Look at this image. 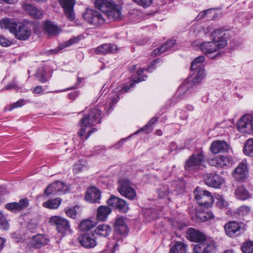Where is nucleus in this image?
I'll return each mask as SVG.
<instances>
[{"instance_id":"f257e3e1","label":"nucleus","mask_w":253,"mask_h":253,"mask_svg":"<svg viewBox=\"0 0 253 253\" xmlns=\"http://www.w3.org/2000/svg\"><path fill=\"white\" fill-rule=\"evenodd\" d=\"M204 60V56H199L192 62L190 67L191 76L178 87L176 93L177 97L182 98L193 85L199 84L205 77L206 74L203 64Z\"/></svg>"},{"instance_id":"f03ea898","label":"nucleus","mask_w":253,"mask_h":253,"mask_svg":"<svg viewBox=\"0 0 253 253\" xmlns=\"http://www.w3.org/2000/svg\"><path fill=\"white\" fill-rule=\"evenodd\" d=\"M187 238L190 241L198 243L193 248L194 253H211L216 251L215 243L198 230L189 228L187 231Z\"/></svg>"},{"instance_id":"7ed1b4c3","label":"nucleus","mask_w":253,"mask_h":253,"mask_svg":"<svg viewBox=\"0 0 253 253\" xmlns=\"http://www.w3.org/2000/svg\"><path fill=\"white\" fill-rule=\"evenodd\" d=\"M211 37L212 41L203 42L200 45L201 51L206 54L216 52L224 48L227 44L228 35L224 31L215 30L212 32Z\"/></svg>"},{"instance_id":"20e7f679","label":"nucleus","mask_w":253,"mask_h":253,"mask_svg":"<svg viewBox=\"0 0 253 253\" xmlns=\"http://www.w3.org/2000/svg\"><path fill=\"white\" fill-rule=\"evenodd\" d=\"M100 116L101 110L97 107L92 109L89 114L84 115L80 121L81 128L78 132V136L83 137L87 127H91L95 124L100 123Z\"/></svg>"},{"instance_id":"39448f33","label":"nucleus","mask_w":253,"mask_h":253,"mask_svg":"<svg viewBox=\"0 0 253 253\" xmlns=\"http://www.w3.org/2000/svg\"><path fill=\"white\" fill-rule=\"evenodd\" d=\"M205 155L202 152L192 155L185 162L184 168L186 171L194 172L205 168L203 163Z\"/></svg>"},{"instance_id":"423d86ee","label":"nucleus","mask_w":253,"mask_h":253,"mask_svg":"<svg viewBox=\"0 0 253 253\" xmlns=\"http://www.w3.org/2000/svg\"><path fill=\"white\" fill-rule=\"evenodd\" d=\"M83 16L88 23L96 27L101 26L105 23L104 18L100 12L92 9L87 8Z\"/></svg>"},{"instance_id":"0eeeda50","label":"nucleus","mask_w":253,"mask_h":253,"mask_svg":"<svg viewBox=\"0 0 253 253\" xmlns=\"http://www.w3.org/2000/svg\"><path fill=\"white\" fill-rule=\"evenodd\" d=\"M194 194L199 205L203 207H210L213 203V196L208 191L197 187L194 191Z\"/></svg>"},{"instance_id":"6e6552de","label":"nucleus","mask_w":253,"mask_h":253,"mask_svg":"<svg viewBox=\"0 0 253 253\" xmlns=\"http://www.w3.org/2000/svg\"><path fill=\"white\" fill-rule=\"evenodd\" d=\"M224 231L227 236L235 237L243 232L246 229V225L243 222L230 221L224 226Z\"/></svg>"},{"instance_id":"1a4fd4ad","label":"nucleus","mask_w":253,"mask_h":253,"mask_svg":"<svg viewBox=\"0 0 253 253\" xmlns=\"http://www.w3.org/2000/svg\"><path fill=\"white\" fill-rule=\"evenodd\" d=\"M49 223L52 225L56 226L58 232L63 235L71 233L69 221L63 217L53 216L50 218Z\"/></svg>"},{"instance_id":"9d476101","label":"nucleus","mask_w":253,"mask_h":253,"mask_svg":"<svg viewBox=\"0 0 253 253\" xmlns=\"http://www.w3.org/2000/svg\"><path fill=\"white\" fill-rule=\"evenodd\" d=\"M118 190L124 197L133 200L136 196L135 190L130 186L129 180L127 178H120L118 181Z\"/></svg>"},{"instance_id":"9b49d317","label":"nucleus","mask_w":253,"mask_h":253,"mask_svg":"<svg viewBox=\"0 0 253 253\" xmlns=\"http://www.w3.org/2000/svg\"><path fill=\"white\" fill-rule=\"evenodd\" d=\"M34 27L32 22H27L19 24L13 34L15 38L20 40H27L31 34L32 29Z\"/></svg>"},{"instance_id":"f8f14e48","label":"nucleus","mask_w":253,"mask_h":253,"mask_svg":"<svg viewBox=\"0 0 253 253\" xmlns=\"http://www.w3.org/2000/svg\"><path fill=\"white\" fill-rule=\"evenodd\" d=\"M237 126L241 132L251 134L253 133V117L246 114L238 122Z\"/></svg>"},{"instance_id":"ddd939ff","label":"nucleus","mask_w":253,"mask_h":253,"mask_svg":"<svg viewBox=\"0 0 253 253\" xmlns=\"http://www.w3.org/2000/svg\"><path fill=\"white\" fill-rule=\"evenodd\" d=\"M59 2L66 18L70 21H74L76 18L74 10L76 0H59Z\"/></svg>"},{"instance_id":"4468645a","label":"nucleus","mask_w":253,"mask_h":253,"mask_svg":"<svg viewBox=\"0 0 253 253\" xmlns=\"http://www.w3.org/2000/svg\"><path fill=\"white\" fill-rule=\"evenodd\" d=\"M209 163L212 166L216 168H223L231 165L233 160L230 156L220 155L211 158L209 160Z\"/></svg>"},{"instance_id":"2eb2a0df","label":"nucleus","mask_w":253,"mask_h":253,"mask_svg":"<svg viewBox=\"0 0 253 253\" xmlns=\"http://www.w3.org/2000/svg\"><path fill=\"white\" fill-rule=\"evenodd\" d=\"M68 190V186L64 182L57 181L50 184L44 191V193L48 196L51 193H65Z\"/></svg>"},{"instance_id":"dca6fc26","label":"nucleus","mask_w":253,"mask_h":253,"mask_svg":"<svg viewBox=\"0 0 253 253\" xmlns=\"http://www.w3.org/2000/svg\"><path fill=\"white\" fill-rule=\"evenodd\" d=\"M233 176L238 180L244 181L248 176V169L246 161H243L235 169Z\"/></svg>"},{"instance_id":"f3484780","label":"nucleus","mask_w":253,"mask_h":253,"mask_svg":"<svg viewBox=\"0 0 253 253\" xmlns=\"http://www.w3.org/2000/svg\"><path fill=\"white\" fill-rule=\"evenodd\" d=\"M96 237L92 232L80 236L79 240L81 245L87 249L92 248L97 245Z\"/></svg>"},{"instance_id":"a211bd4d","label":"nucleus","mask_w":253,"mask_h":253,"mask_svg":"<svg viewBox=\"0 0 253 253\" xmlns=\"http://www.w3.org/2000/svg\"><path fill=\"white\" fill-rule=\"evenodd\" d=\"M107 203L110 206L123 212H127L128 210V205L124 200L114 196H111L107 200Z\"/></svg>"},{"instance_id":"6ab92c4d","label":"nucleus","mask_w":253,"mask_h":253,"mask_svg":"<svg viewBox=\"0 0 253 253\" xmlns=\"http://www.w3.org/2000/svg\"><path fill=\"white\" fill-rule=\"evenodd\" d=\"M206 184L214 188H219L223 183L224 179L216 173H208L205 179Z\"/></svg>"},{"instance_id":"aec40b11","label":"nucleus","mask_w":253,"mask_h":253,"mask_svg":"<svg viewBox=\"0 0 253 253\" xmlns=\"http://www.w3.org/2000/svg\"><path fill=\"white\" fill-rule=\"evenodd\" d=\"M29 201L27 199H21L19 202H13L6 204L5 208L12 212H17L22 211L28 207Z\"/></svg>"},{"instance_id":"412c9836","label":"nucleus","mask_w":253,"mask_h":253,"mask_svg":"<svg viewBox=\"0 0 253 253\" xmlns=\"http://www.w3.org/2000/svg\"><path fill=\"white\" fill-rule=\"evenodd\" d=\"M228 143L223 140H215L213 141L210 146V151L216 154L220 152H225L229 149Z\"/></svg>"},{"instance_id":"4be33fe9","label":"nucleus","mask_w":253,"mask_h":253,"mask_svg":"<svg viewBox=\"0 0 253 253\" xmlns=\"http://www.w3.org/2000/svg\"><path fill=\"white\" fill-rule=\"evenodd\" d=\"M100 198V191L94 187L88 188L85 195V200L92 203H99Z\"/></svg>"},{"instance_id":"5701e85b","label":"nucleus","mask_w":253,"mask_h":253,"mask_svg":"<svg viewBox=\"0 0 253 253\" xmlns=\"http://www.w3.org/2000/svg\"><path fill=\"white\" fill-rule=\"evenodd\" d=\"M119 48L116 45L108 43L103 44L95 49V52L97 54H106L114 53L118 51Z\"/></svg>"},{"instance_id":"b1692460","label":"nucleus","mask_w":253,"mask_h":253,"mask_svg":"<svg viewBox=\"0 0 253 253\" xmlns=\"http://www.w3.org/2000/svg\"><path fill=\"white\" fill-rule=\"evenodd\" d=\"M112 231L110 226L106 224H100L98 225L92 232L96 237L105 238L108 237Z\"/></svg>"},{"instance_id":"393cba45","label":"nucleus","mask_w":253,"mask_h":253,"mask_svg":"<svg viewBox=\"0 0 253 253\" xmlns=\"http://www.w3.org/2000/svg\"><path fill=\"white\" fill-rule=\"evenodd\" d=\"M114 229L116 234L126 235L128 233V228L123 217H119L115 220Z\"/></svg>"},{"instance_id":"a878e982","label":"nucleus","mask_w":253,"mask_h":253,"mask_svg":"<svg viewBox=\"0 0 253 253\" xmlns=\"http://www.w3.org/2000/svg\"><path fill=\"white\" fill-rule=\"evenodd\" d=\"M49 239L45 236L38 234L33 236L31 240V245L35 248L40 249L47 245Z\"/></svg>"},{"instance_id":"bb28decb","label":"nucleus","mask_w":253,"mask_h":253,"mask_svg":"<svg viewBox=\"0 0 253 253\" xmlns=\"http://www.w3.org/2000/svg\"><path fill=\"white\" fill-rule=\"evenodd\" d=\"M22 7L25 11L34 18L40 19L42 16V11L29 3L24 2L22 4Z\"/></svg>"},{"instance_id":"cd10ccee","label":"nucleus","mask_w":253,"mask_h":253,"mask_svg":"<svg viewBox=\"0 0 253 253\" xmlns=\"http://www.w3.org/2000/svg\"><path fill=\"white\" fill-rule=\"evenodd\" d=\"M115 3L112 0H96L95 6L105 14Z\"/></svg>"},{"instance_id":"c85d7f7f","label":"nucleus","mask_w":253,"mask_h":253,"mask_svg":"<svg viewBox=\"0 0 253 253\" xmlns=\"http://www.w3.org/2000/svg\"><path fill=\"white\" fill-rule=\"evenodd\" d=\"M18 25L12 19L4 18L0 21V26L1 28L7 29L10 33H14Z\"/></svg>"},{"instance_id":"c756f323","label":"nucleus","mask_w":253,"mask_h":253,"mask_svg":"<svg viewBox=\"0 0 253 253\" xmlns=\"http://www.w3.org/2000/svg\"><path fill=\"white\" fill-rule=\"evenodd\" d=\"M175 43V40H171L163 43L160 47L154 50L152 53L153 56H158L171 48Z\"/></svg>"},{"instance_id":"7c9ffc66","label":"nucleus","mask_w":253,"mask_h":253,"mask_svg":"<svg viewBox=\"0 0 253 253\" xmlns=\"http://www.w3.org/2000/svg\"><path fill=\"white\" fill-rule=\"evenodd\" d=\"M112 211L107 206H101L97 211V218L99 221L105 220Z\"/></svg>"},{"instance_id":"2f4dec72","label":"nucleus","mask_w":253,"mask_h":253,"mask_svg":"<svg viewBox=\"0 0 253 253\" xmlns=\"http://www.w3.org/2000/svg\"><path fill=\"white\" fill-rule=\"evenodd\" d=\"M44 29L50 36H56L60 32V29L48 21H44Z\"/></svg>"},{"instance_id":"473e14b6","label":"nucleus","mask_w":253,"mask_h":253,"mask_svg":"<svg viewBox=\"0 0 253 253\" xmlns=\"http://www.w3.org/2000/svg\"><path fill=\"white\" fill-rule=\"evenodd\" d=\"M236 197L241 200H246L252 197L250 194L244 186H239L235 191Z\"/></svg>"},{"instance_id":"72a5a7b5","label":"nucleus","mask_w":253,"mask_h":253,"mask_svg":"<svg viewBox=\"0 0 253 253\" xmlns=\"http://www.w3.org/2000/svg\"><path fill=\"white\" fill-rule=\"evenodd\" d=\"M105 15L109 19L116 20L120 18L121 12L120 10L117 7L115 3H114Z\"/></svg>"},{"instance_id":"f704fd0d","label":"nucleus","mask_w":253,"mask_h":253,"mask_svg":"<svg viewBox=\"0 0 253 253\" xmlns=\"http://www.w3.org/2000/svg\"><path fill=\"white\" fill-rule=\"evenodd\" d=\"M87 168V162L83 160H80L74 165L73 171L74 173H78L86 169Z\"/></svg>"},{"instance_id":"c9c22d12","label":"nucleus","mask_w":253,"mask_h":253,"mask_svg":"<svg viewBox=\"0 0 253 253\" xmlns=\"http://www.w3.org/2000/svg\"><path fill=\"white\" fill-rule=\"evenodd\" d=\"M61 199L60 198L49 200L43 203V207L49 209H56L60 205Z\"/></svg>"},{"instance_id":"e433bc0d","label":"nucleus","mask_w":253,"mask_h":253,"mask_svg":"<svg viewBox=\"0 0 253 253\" xmlns=\"http://www.w3.org/2000/svg\"><path fill=\"white\" fill-rule=\"evenodd\" d=\"M186 245L181 242H177L171 248L169 253H186Z\"/></svg>"},{"instance_id":"4c0bfd02","label":"nucleus","mask_w":253,"mask_h":253,"mask_svg":"<svg viewBox=\"0 0 253 253\" xmlns=\"http://www.w3.org/2000/svg\"><path fill=\"white\" fill-rule=\"evenodd\" d=\"M197 218L202 222L213 219L214 215L211 212L199 211L196 213Z\"/></svg>"},{"instance_id":"58836bf2","label":"nucleus","mask_w":253,"mask_h":253,"mask_svg":"<svg viewBox=\"0 0 253 253\" xmlns=\"http://www.w3.org/2000/svg\"><path fill=\"white\" fill-rule=\"evenodd\" d=\"M243 151L246 155L253 157V138L247 140Z\"/></svg>"},{"instance_id":"ea45409f","label":"nucleus","mask_w":253,"mask_h":253,"mask_svg":"<svg viewBox=\"0 0 253 253\" xmlns=\"http://www.w3.org/2000/svg\"><path fill=\"white\" fill-rule=\"evenodd\" d=\"M242 250L244 253H253V241L244 243L242 245Z\"/></svg>"},{"instance_id":"a19ab883","label":"nucleus","mask_w":253,"mask_h":253,"mask_svg":"<svg viewBox=\"0 0 253 253\" xmlns=\"http://www.w3.org/2000/svg\"><path fill=\"white\" fill-rule=\"evenodd\" d=\"M159 196L161 198H165L169 193V187L167 185H163L158 190Z\"/></svg>"},{"instance_id":"79ce46f5","label":"nucleus","mask_w":253,"mask_h":253,"mask_svg":"<svg viewBox=\"0 0 253 253\" xmlns=\"http://www.w3.org/2000/svg\"><path fill=\"white\" fill-rule=\"evenodd\" d=\"M215 199L216 200V205L220 209L226 208L228 206L227 202L224 200L221 195L219 194L216 195Z\"/></svg>"},{"instance_id":"37998d69","label":"nucleus","mask_w":253,"mask_h":253,"mask_svg":"<svg viewBox=\"0 0 253 253\" xmlns=\"http://www.w3.org/2000/svg\"><path fill=\"white\" fill-rule=\"evenodd\" d=\"M37 77L39 81L42 83L47 82L50 78V77L47 76L46 72L43 69H42L38 72Z\"/></svg>"},{"instance_id":"c03bdc74","label":"nucleus","mask_w":253,"mask_h":253,"mask_svg":"<svg viewBox=\"0 0 253 253\" xmlns=\"http://www.w3.org/2000/svg\"><path fill=\"white\" fill-rule=\"evenodd\" d=\"M9 228L7 221L3 214L0 211V229L6 230Z\"/></svg>"},{"instance_id":"a18cd8bd","label":"nucleus","mask_w":253,"mask_h":253,"mask_svg":"<svg viewBox=\"0 0 253 253\" xmlns=\"http://www.w3.org/2000/svg\"><path fill=\"white\" fill-rule=\"evenodd\" d=\"M137 5L143 7L147 8L149 7L152 3L153 0H132Z\"/></svg>"},{"instance_id":"49530a36","label":"nucleus","mask_w":253,"mask_h":253,"mask_svg":"<svg viewBox=\"0 0 253 253\" xmlns=\"http://www.w3.org/2000/svg\"><path fill=\"white\" fill-rule=\"evenodd\" d=\"M144 70L143 69H141L137 71V75L138 78L137 79H133L131 81V83H130V86L134 87V84L136 83H138L141 81L145 80V77L142 76V74L143 73Z\"/></svg>"},{"instance_id":"de8ad7c7","label":"nucleus","mask_w":253,"mask_h":253,"mask_svg":"<svg viewBox=\"0 0 253 253\" xmlns=\"http://www.w3.org/2000/svg\"><path fill=\"white\" fill-rule=\"evenodd\" d=\"M157 121H158V118H157V117H154V118H152L146 125H145L144 127H142L138 130L136 131L134 133V134H137L139 132L146 130L147 128H148L149 127V126H150L152 125H153V124H154Z\"/></svg>"},{"instance_id":"09e8293b","label":"nucleus","mask_w":253,"mask_h":253,"mask_svg":"<svg viewBox=\"0 0 253 253\" xmlns=\"http://www.w3.org/2000/svg\"><path fill=\"white\" fill-rule=\"evenodd\" d=\"M81 226L84 230H88L92 227L93 225L91 221L86 219L83 220L81 222Z\"/></svg>"},{"instance_id":"8fccbe9b","label":"nucleus","mask_w":253,"mask_h":253,"mask_svg":"<svg viewBox=\"0 0 253 253\" xmlns=\"http://www.w3.org/2000/svg\"><path fill=\"white\" fill-rule=\"evenodd\" d=\"M25 102L26 101L24 99L19 100L15 103L12 104L10 106L9 110L11 111L14 108L21 107L25 103Z\"/></svg>"},{"instance_id":"3c124183","label":"nucleus","mask_w":253,"mask_h":253,"mask_svg":"<svg viewBox=\"0 0 253 253\" xmlns=\"http://www.w3.org/2000/svg\"><path fill=\"white\" fill-rule=\"evenodd\" d=\"M130 87H131L130 86V85H129V86H128L127 85H126V84H124L123 85H121V86H118L116 88V92H117V93L119 92H120V94H119L120 95V94H121V92L122 93L126 92L128 90V89Z\"/></svg>"},{"instance_id":"603ef678","label":"nucleus","mask_w":253,"mask_h":253,"mask_svg":"<svg viewBox=\"0 0 253 253\" xmlns=\"http://www.w3.org/2000/svg\"><path fill=\"white\" fill-rule=\"evenodd\" d=\"M66 215L72 218H75L77 215V212L74 208H70L66 211Z\"/></svg>"},{"instance_id":"864d4df0","label":"nucleus","mask_w":253,"mask_h":253,"mask_svg":"<svg viewBox=\"0 0 253 253\" xmlns=\"http://www.w3.org/2000/svg\"><path fill=\"white\" fill-rule=\"evenodd\" d=\"M250 210V209L249 207L243 206H241L239 208L238 212L240 214L244 215L247 213Z\"/></svg>"},{"instance_id":"5fc2aeb1","label":"nucleus","mask_w":253,"mask_h":253,"mask_svg":"<svg viewBox=\"0 0 253 253\" xmlns=\"http://www.w3.org/2000/svg\"><path fill=\"white\" fill-rule=\"evenodd\" d=\"M0 44L2 46L6 47L10 45V42L3 36L0 35Z\"/></svg>"},{"instance_id":"6e6d98bb","label":"nucleus","mask_w":253,"mask_h":253,"mask_svg":"<svg viewBox=\"0 0 253 253\" xmlns=\"http://www.w3.org/2000/svg\"><path fill=\"white\" fill-rule=\"evenodd\" d=\"M79 41V39L77 38H74L72 39H70L69 40L66 41L65 42V47H67L68 46H70L75 43L78 42Z\"/></svg>"},{"instance_id":"4d7b16f0","label":"nucleus","mask_w":253,"mask_h":253,"mask_svg":"<svg viewBox=\"0 0 253 253\" xmlns=\"http://www.w3.org/2000/svg\"><path fill=\"white\" fill-rule=\"evenodd\" d=\"M119 99V94L117 93L113 97H111V100L110 101V104H111L112 105L115 104L118 102Z\"/></svg>"},{"instance_id":"13d9d810","label":"nucleus","mask_w":253,"mask_h":253,"mask_svg":"<svg viewBox=\"0 0 253 253\" xmlns=\"http://www.w3.org/2000/svg\"><path fill=\"white\" fill-rule=\"evenodd\" d=\"M43 91V89L42 87V86L41 85H38V86H36L33 91V92L34 93H36V94H40Z\"/></svg>"},{"instance_id":"bf43d9fd","label":"nucleus","mask_w":253,"mask_h":253,"mask_svg":"<svg viewBox=\"0 0 253 253\" xmlns=\"http://www.w3.org/2000/svg\"><path fill=\"white\" fill-rule=\"evenodd\" d=\"M211 14V9H208L204 11L203 12L200 13L199 14V16L200 18H203L205 16V15H209Z\"/></svg>"},{"instance_id":"052dcab7","label":"nucleus","mask_w":253,"mask_h":253,"mask_svg":"<svg viewBox=\"0 0 253 253\" xmlns=\"http://www.w3.org/2000/svg\"><path fill=\"white\" fill-rule=\"evenodd\" d=\"M16 87H17V84L15 83H12L11 84H7L5 87V88L7 90H9V89L16 88Z\"/></svg>"},{"instance_id":"680f3d73","label":"nucleus","mask_w":253,"mask_h":253,"mask_svg":"<svg viewBox=\"0 0 253 253\" xmlns=\"http://www.w3.org/2000/svg\"><path fill=\"white\" fill-rule=\"evenodd\" d=\"M5 2L9 4H13L17 2V0H0V3Z\"/></svg>"},{"instance_id":"e2e57ef3","label":"nucleus","mask_w":253,"mask_h":253,"mask_svg":"<svg viewBox=\"0 0 253 253\" xmlns=\"http://www.w3.org/2000/svg\"><path fill=\"white\" fill-rule=\"evenodd\" d=\"M4 244V240L0 237V251L2 250V249L3 247Z\"/></svg>"},{"instance_id":"0e129e2a","label":"nucleus","mask_w":253,"mask_h":253,"mask_svg":"<svg viewBox=\"0 0 253 253\" xmlns=\"http://www.w3.org/2000/svg\"><path fill=\"white\" fill-rule=\"evenodd\" d=\"M96 131V129L95 128H92L88 132V133L87 134L86 137H85V139H87L89 137V136L90 135V134L93 133V132L95 131Z\"/></svg>"},{"instance_id":"69168bd1","label":"nucleus","mask_w":253,"mask_h":253,"mask_svg":"<svg viewBox=\"0 0 253 253\" xmlns=\"http://www.w3.org/2000/svg\"><path fill=\"white\" fill-rule=\"evenodd\" d=\"M136 69V66L134 65H132L131 66L129 69V71L131 73H132L133 72H134L135 71Z\"/></svg>"},{"instance_id":"338daca9","label":"nucleus","mask_w":253,"mask_h":253,"mask_svg":"<svg viewBox=\"0 0 253 253\" xmlns=\"http://www.w3.org/2000/svg\"><path fill=\"white\" fill-rule=\"evenodd\" d=\"M125 140H122L121 141H120L118 144H117L115 146V148H119V146H120L123 143V141H124Z\"/></svg>"},{"instance_id":"774afa93","label":"nucleus","mask_w":253,"mask_h":253,"mask_svg":"<svg viewBox=\"0 0 253 253\" xmlns=\"http://www.w3.org/2000/svg\"><path fill=\"white\" fill-rule=\"evenodd\" d=\"M75 94H76V93H75V92L71 93L69 95V98H70V99H74V96Z\"/></svg>"}]
</instances>
